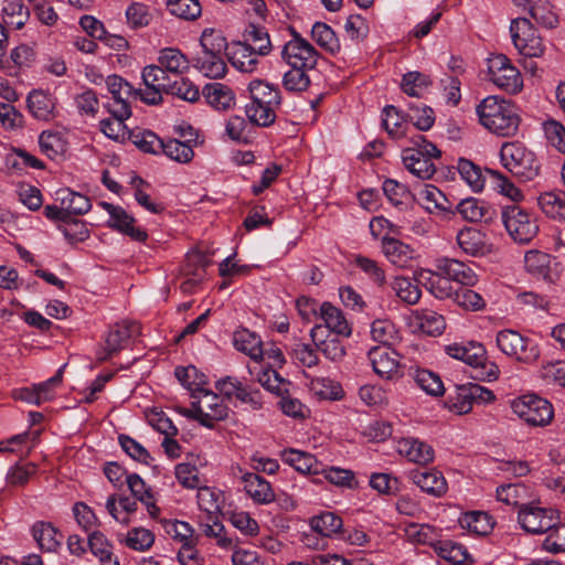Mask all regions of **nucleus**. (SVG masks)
Masks as SVG:
<instances>
[{
    "label": "nucleus",
    "mask_w": 565,
    "mask_h": 565,
    "mask_svg": "<svg viewBox=\"0 0 565 565\" xmlns=\"http://www.w3.org/2000/svg\"><path fill=\"white\" fill-rule=\"evenodd\" d=\"M476 113L479 122L492 134L510 137L518 131L520 117L516 108L504 98L487 96L477 105Z\"/></svg>",
    "instance_id": "1"
},
{
    "label": "nucleus",
    "mask_w": 565,
    "mask_h": 565,
    "mask_svg": "<svg viewBox=\"0 0 565 565\" xmlns=\"http://www.w3.org/2000/svg\"><path fill=\"white\" fill-rule=\"evenodd\" d=\"M500 160L520 182L534 180L541 170L536 154L519 141L504 142L500 150Z\"/></svg>",
    "instance_id": "2"
},
{
    "label": "nucleus",
    "mask_w": 565,
    "mask_h": 565,
    "mask_svg": "<svg viewBox=\"0 0 565 565\" xmlns=\"http://www.w3.org/2000/svg\"><path fill=\"white\" fill-rule=\"evenodd\" d=\"M445 352L470 365L475 371L473 376L480 381L492 382L499 379V366L488 359L484 347L479 342L451 343L445 347Z\"/></svg>",
    "instance_id": "3"
},
{
    "label": "nucleus",
    "mask_w": 565,
    "mask_h": 565,
    "mask_svg": "<svg viewBox=\"0 0 565 565\" xmlns=\"http://www.w3.org/2000/svg\"><path fill=\"white\" fill-rule=\"evenodd\" d=\"M190 407H182L179 413L190 419L198 420L206 428H213L216 422L227 417L228 407L224 399L210 390H203L194 395Z\"/></svg>",
    "instance_id": "4"
},
{
    "label": "nucleus",
    "mask_w": 565,
    "mask_h": 565,
    "mask_svg": "<svg viewBox=\"0 0 565 565\" xmlns=\"http://www.w3.org/2000/svg\"><path fill=\"white\" fill-rule=\"evenodd\" d=\"M413 143L414 147L403 151L405 168L419 179L426 180L431 178L436 171L433 159L440 157V150L422 135H417Z\"/></svg>",
    "instance_id": "5"
},
{
    "label": "nucleus",
    "mask_w": 565,
    "mask_h": 565,
    "mask_svg": "<svg viewBox=\"0 0 565 565\" xmlns=\"http://www.w3.org/2000/svg\"><path fill=\"white\" fill-rule=\"evenodd\" d=\"M495 342L503 354L522 364H534L541 354L540 347L534 340L511 329L499 331Z\"/></svg>",
    "instance_id": "6"
},
{
    "label": "nucleus",
    "mask_w": 565,
    "mask_h": 565,
    "mask_svg": "<svg viewBox=\"0 0 565 565\" xmlns=\"http://www.w3.org/2000/svg\"><path fill=\"white\" fill-rule=\"evenodd\" d=\"M518 521L526 532L543 534L559 523V514L557 510L533 501L520 504Z\"/></svg>",
    "instance_id": "7"
},
{
    "label": "nucleus",
    "mask_w": 565,
    "mask_h": 565,
    "mask_svg": "<svg viewBox=\"0 0 565 565\" xmlns=\"http://www.w3.org/2000/svg\"><path fill=\"white\" fill-rule=\"evenodd\" d=\"M512 412L531 426H546L554 417L552 404L536 395H522L511 402Z\"/></svg>",
    "instance_id": "8"
},
{
    "label": "nucleus",
    "mask_w": 565,
    "mask_h": 565,
    "mask_svg": "<svg viewBox=\"0 0 565 565\" xmlns=\"http://www.w3.org/2000/svg\"><path fill=\"white\" fill-rule=\"evenodd\" d=\"M501 218L507 232L516 243H529L539 232L536 218L516 205L503 207Z\"/></svg>",
    "instance_id": "9"
},
{
    "label": "nucleus",
    "mask_w": 565,
    "mask_h": 565,
    "mask_svg": "<svg viewBox=\"0 0 565 565\" xmlns=\"http://www.w3.org/2000/svg\"><path fill=\"white\" fill-rule=\"evenodd\" d=\"M511 38L515 49L526 57H540L545 52L541 36L526 18L513 19L510 25Z\"/></svg>",
    "instance_id": "10"
},
{
    "label": "nucleus",
    "mask_w": 565,
    "mask_h": 565,
    "mask_svg": "<svg viewBox=\"0 0 565 565\" xmlns=\"http://www.w3.org/2000/svg\"><path fill=\"white\" fill-rule=\"evenodd\" d=\"M488 70L491 82L499 88L511 94H516L522 89L521 73L505 55L498 54L489 58Z\"/></svg>",
    "instance_id": "11"
},
{
    "label": "nucleus",
    "mask_w": 565,
    "mask_h": 565,
    "mask_svg": "<svg viewBox=\"0 0 565 565\" xmlns=\"http://www.w3.org/2000/svg\"><path fill=\"white\" fill-rule=\"evenodd\" d=\"M318 56L316 49L296 31H292L291 39L281 50L282 61L300 68H315Z\"/></svg>",
    "instance_id": "12"
},
{
    "label": "nucleus",
    "mask_w": 565,
    "mask_h": 565,
    "mask_svg": "<svg viewBox=\"0 0 565 565\" xmlns=\"http://www.w3.org/2000/svg\"><path fill=\"white\" fill-rule=\"evenodd\" d=\"M494 398L492 391L479 384L468 383L458 386L455 396L448 397V407L451 412L463 415L472 409L475 403H490Z\"/></svg>",
    "instance_id": "13"
},
{
    "label": "nucleus",
    "mask_w": 565,
    "mask_h": 565,
    "mask_svg": "<svg viewBox=\"0 0 565 565\" xmlns=\"http://www.w3.org/2000/svg\"><path fill=\"white\" fill-rule=\"evenodd\" d=\"M367 359L374 373L386 381H397L403 377L398 354L388 345H377L370 349Z\"/></svg>",
    "instance_id": "14"
},
{
    "label": "nucleus",
    "mask_w": 565,
    "mask_h": 565,
    "mask_svg": "<svg viewBox=\"0 0 565 565\" xmlns=\"http://www.w3.org/2000/svg\"><path fill=\"white\" fill-rule=\"evenodd\" d=\"M140 333V327L135 321H121L111 326L105 338L104 348L98 351L97 356L100 361H106L113 354L125 349L129 341Z\"/></svg>",
    "instance_id": "15"
},
{
    "label": "nucleus",
    "mask_w": 565,
    "mask_h": 565,
    "mask_svg": "<svg viewBox=\"0 0 565 565\" xmlns=\"http://www.w3.org/2000/svg\"><path fill=\"white\" fill-rule=\"evenodd\" d=\"M141 77L146 88L139 92L140 99L149 105L160 104L162 94L171 83L169 74L159 64H152L143 67Z\"/></svg>",
    "instance_id": "16"
},
{
    "label": "nucleus",
    "mask_w": 565,
    "mask_h": 565,
    "mask_svg": "<svg viewBox=\"0 0 565 565\" xmlns=\"http://www.w3.org/2000/svg\"><path fill=\"white\" fill-rule=\"evenodd\" d=\"M110 118H104L99 121L100 131L109 139L117 142H124L129 139L130 130L126 125V120L131 116L130 106L115 104L113 109H106Z\"/></svg>",
    "instance_id": "17"
},
{
    "label": "nucleus",
    "mask_w": 565,
    "mask_h": 565,
    "mask_svg": "<svg viewBox=\"0 0 565 565\" xmlns=\"http://www.w3.org/2000/svg\"><path fill=\"white\" fill-rule=\"evenodd\" d=\"M99 205L109 214L108 226L128 235L135 241L145 242L147 232L135 226V218L124 207L108 202H100Z\"/></svg>",
    "instance_id": "18"
},
{
    "label": "nucleus",
    "mask_w": 565,
    "mask_h": 565,
    "mask_svg": "<svg viewBox=\"0 0 565 565\" xmlns=\"http://www.w3.org/2000/svg\"><path fill=\"white\" fill-rule=\"evenodd\" d=\"M310 338L316 349L321 352L326 359L338 362L344 358V344L337 335L329 333L322 324H316L311 328Z\"/></svg>",
    "instance_id": "19"
},
{
    "label": "nucleus",
    "mask_w": 565,
    "mask_h": 565,
    "mask_svg": "<svg viewBox=\"0 0 565 565\" xmlns=\"http://www.w3.org/2000/svg\"><path fill=\"white\" fill-rule=\"evenodd\" d=\"M436 269L450 281H456L463 286H473L478 281V275L475 269L461 260L440 257L436 259Z\"/></svg>",
    "instance_id": "20"
},
{
    "label": "nucleus",
    "mask_w": 565,
    "mask_h": 565,
    "mask_svg": "<svg viewBox=\"0 0 565 565\" xmlns=\"http://www.w3.org/2000/svg\"><path fill=\"white\" fill-rule=\"evenodd\" d=\"M457 243L466 254L471 256H484L492 252V244L488 236L475 227H465L459 231Z\"/></svg>",
    "instance_id": "21"
},
{
    "label": "nucleus",
    "mask_w": 565,
    "mask_h": 565,
    "mask_svg": "<svg viewBox=\"0 0 565 565\" xmlns=\"http://www.w3.org/2000/svg\"><path fill=\"white\" fill-rule=\"evenodd\" d=\"M456 211L463 220L472 223H491L497 216L495 209H493L489 203L477 198H467L461 200L456 205Z\"/></svg>",
    "instance_id": "22"
},
{
    "label": "nucleus",
    "mask_w": 565,
    "mask_h": 565,
    "mask_svg": "<svg viewBox=\"0 0 565 565\" xmlns=\"http://www.w3.org/2000/svg\"><path fill=\"white\" fill-rule=\"evenodd\" d=\"M396 449L399 455L418 465H427L434 460L433 447L415 437L401 438Z\"/></svg>",
    "instance_id": "23"
},
{
    "label": "nucleus",
    "mask_w": 565,
    "mask_h": 565,
    "mask_svg": "<svg viewBox=\"0 0 565 565\" xmlns=\"http://www.w3.org/2000/svg\"><path fill=\"white\" fill-rule=\"evenodd\" d=\"M382 252L391 264L399 268H407L415 258L414 248L408 244L390 236L383 237Z\"/></svg>",
    "instance_id": "24"
},
{
    "label": "nucleus",
    "mask_w": 565,
    "mask_h": 565,
    "mask_svg": "<svg viewBox=\"0 0 565 565\" xmlns=\"http://www.w3.org/2000/svg\"><path fill=\"white\" fill-rule=\"evenodd\" d=\"M557 265L555 257L552 255L532 249L525 253L524 266L527 273L542 278L544 280H552L554 274V266Z\"/></svg>",
    "instance_id": "25"
},
{
    "label": "nucleus",
    "mask_w": 565,
    "mask_h": 565,
    "mask_svg": "<svg viewBox=\"0 0 565 565\" xmlns=\"http://www.w3.org/2000/svg\"><path fill=\"white\" fill-rule=\"evenodd\" d=\"M248 372L255 381L270 393L282 396L288 391L289 382L275 369L255 365L248 366Z\"/></svg>",
    "instance_id": "26"
},
{
    "label": "nucleus",
    "mask_w": 565,
    "mask_h": 565,
    "mask_svg": "<svg viewBox=\"0 0 565 565\" xmlns=\"http://www.w3.org/2000/svg\"><path fill=\"white\" fill-rule=\"evenodd\" d=\"M434 552L451 565H471L475 563L465 545L452 540H438Z\"/></svg>",
    "instance_id": "27"
},
{
    "label": "nucleus",
    "mask_w": 565,
    "mask_h": 565,
    "mask_svg": "<svg viewBox=\"0 0 565 565\" xmlns=\"http://www.w3.org/2000/svg\"><path fill=\"white\" fill-rule=\"evenodd\" d=\"M246 493L258 504H268L275 500V492L270 483L253 472H246L242 476Z\"/></svg>",
    "instance_id": "28"
},
{
    "label": "nucleus",
    "mask_w": 565,
    "mask_h": 565,
    "mask_svg": "<svg viewBox=\"0 0 565 565\" xmlns=\"http://www.w3.org/2000/svg\"><path fill=\"white\" fill-rule=\"evenodd\" d=\"M417 280L437 299L455 298L456 290H454L450 280L438 270L434 273L422 269L417 274Z\"/></svg>",
    "instance_id": "29"
},
{
    "label": "nucleus",
    "mask_w": 565,
    "mask_h": 565,
    "mask_svg": "<svg viewBox=\"0 0 565 565\" xmlns=\"http://www.w3.org/2000/svg\"><path fill=\"white\" fill-rule=\"evenodd\" d=\"M181 136L186 138V140L179 141L177 139H169L163 141L161 152L179 163H188L194 156V151L190 142L192 141V137L195 136V132L192 127L189 126L186 129H182Z\"/></svg>",
    "instance_id": "30"
},
{
    "label": "nucleus",
    "mask_w": 565,
    "mask_h": 565,
    "mask_svg": "<svg viewBox=\"0 0 565 565\" xmlns=\"http://www.w3.org/2000/svg\"><path fill=\"white\" fill-rule=\"evenodd\" d=\"M412 480L422 491L433 497L440 498L447 492V481L438 470L413 471Z\"/></svg>",
    "instance_id": "31"
},
{
    "label": "nucleus",
    "mask_w": 565,
    "mask_h": 565,
    "mask_svg": "<svg viewBox=\"0 0 565 565\" xmlns=\"http://www.w3.org/2000/svg\"><path fill=\"white\" fill-rule=\"evenodd\" d=\"M233 344L236 350L247 354L256 363L263 360V342L256 333L248 329H242L234 332Z\"/></svg>",
    "instance_id": "32"
},
{
    "label": "nucleus",
    "mask_w": 565,
    "mask_h": 565,
    "mask_svg": "<svg viewBox=\"0 0 565 565\" xmlns=\"http://www.w3.org/2000/svg\"><path fill=\"white\" fill-rule=\"evenodd\" d=\"M193 66L205 77L221 78L226 74L227 65L224 54L201 52L193 61Z\"/></svg>",
    "instance_id": "33"
},
{
    "label": "nucleus",
    "mask_w": 565,
    "mask_h": 565,
    "mask_svg": "<svg viewBox=\"0 0 565 565\" xmlns=\"http://www.w3.org/2000/svg\"><path fill=\"white\" fill-rule=\"evenodd\" d=\"M320 317L324 321L323 328H326L329 333L333 332L347 338L351 335V327L344 318L343 312L330 302H323L320 306Z\"/></svg>",
    "instance_id": "34"
},
{
    "label": "nucleus",
    "mask_w": 565,
    "mask_h": 565,
    "mask_svg": "<svg viewBox=\"0 0 565 565\" xmlns=\"http://www.w3.org/2000/svg\"><path fill=\"white\" fill-rule=\"evenodd\" d=\"M158 64L168 74L181 76L190 68V61L184 53L177 47H164L159 51Z\"/></svg>",
    "instance_id": "35"
},
{
    "label": "nucleus",
    "mask_w": 565,
    "mask_h": 565,
    "mask_svg": "<svg viewBox=\"0 0 565 565\" xmlns=\"http://www.w3.org/2000/svg\"><path fill=\"white\" fill-rule=\"evenodd\" d=\"M207 260L199 253L188 255L184 275L186 279L182 282L183 292H192L194 288L201 284L205 277V267Z\"/></svg>",
    "instance_id": "36"
},
{
    "label": "nucleus",
    "mask_w": 565,
    "mask_h": 565,
    "mask_svg": "<svg viewBox=\"0 0 565 565\" xmlns=\"http://www.w3.org/2000/svg\"><path fill=\"white\" fill-rule=\"evenodd\" d=\"M281 459L287 465L294 467L297 471L308 475L320 473V463L316 457L309 452L297 449H287L281 452Z\"/></svg>",
    "instance_id": "37"
},
{
    "label": "nucleus",
    "mask_w": 565,
    "mask_h": 565,
    "mask_svg": "<svg viewBox=\"0 0 565 565\" xmlns=\"http://www.w3.org/2000/svg\"><path fill=\"white\" fill-rule=\"evenodd\" d=\"M126 482L132 495L146 505L148 513L152 518H157L159 515L160 509L156 504V500L150 487H148L146 482L136 473L128 475L126 477Z\"/></svg>",
    "instance_id": "38"
},
{
    "label": "nucleus",
    "mask_w": 565,
    "mask_h": 565,
    "mask_svg": "<svg viewBox=\"0 0 565 565\" xmlns=\"http://www.w3.org/2000/svg\"><path fill=\"white\" fill-rule=\"evenodd\" d=\"M203 96L206 103L217 110H226L231 108L235 102L233 90L222 83L205 85Z\"/></svg>",
    "instance_id": "39"
},
{
    "label": "nucleus",
    "mask_w": 565,
    "mask_h": 565,
    "mask_svg": "<svg viewBox=\"0 0 565 565\" xmlns=\"http://www.w3.org/2000/svg\"><path fill=\"white\" fill-rule=\"evenodd\" d=\"M458 521L462 529L477 535L489 534L494 525L492 516L483 511H469L462 513Z\"/></svg>",
    "instance_id": "40"
},
{
    "label": "nucleus",
    "mask_w": 565,
    "mask_h": 565,
    "mask_svg": "<svg viewBox=\"0 0 565 565\" xmlns=\"http://www.w3.org/2000/svg\"><path fill=\"white\" fill-rule=\"evenodd\" d=\"M32 535L42 551L55 552L61 545L62 535L51 523L43 521L34 523Z\"/></svg>",
    "instance_id": "41"
},
{
    "label": "nucleus",
    "mask_w": 565,
    "mask_h": 565,
    "mask_svg": "<svg viewBox=\"0 0 565 565\" xmlns=\"http://www.w3.org/2000/svg\"><path fill=\"white\" fill-rule=\"evenodd\" d=\"M106 85L111 94L110 100L104 105L106 109H113L115 104L130 106L129 97L136 94V92L128 82H126L121 76L110 75L106 79Z\"/></svg>",
    "instance_id": "42"
},
{
    "label": "nucleus",
    "mask_w": 565,
    "mask_h": 565,
    "mask_svg": "<svg viewBox=\"0 0 565 565\" xmlns=\"http://www.w3.org/2000/svg\"><path fill=\"white\" fill-rule=\"evenodd\" d=\"M537 203L546 216L558 221L565 220V192H544L537 198Z\"/></svg>",
    "instance_id": "43"
},
{
    "label": "nucleus",
    "mask_w": 565,
    "mask_h": 565,
    "mask_svg": "<svg viewBox=\"0 0 565 565\" xmlns=\"http://www.w3.org/2000/svg\"><path fill=\"white\" fill-rule=\"evenodd\" d=\"M262 56L258 52H254L249 46L243 42L234 45L230 55L232 65L241 72L253 73L258 65V57Z\"/></svg>",
    "instance_id": "44"
},
{
    "label": "nucleus",
    "mask_w": 565,
    "mask_h": 565,
    "mask_svg": "<svg viewBox=\"0 0 565 565\" xmlns=\"http://www.w3.org/2000/svg\"><path fill=\"white\" fill-rule=\"evenodd\" d=\"M409 375L414 379L417 386L431 396H440L444 394L445 387L440 376L426 369H411Z\"/></svg>",
    "instance_id": "45"
},
{
    "label": "nucleus",
    "mask_w": 565,
    "mask_h": 565,
    "mask_svg": "<svg viewBox=\"0 0 565 565\" xmlns=\"http://www.w3.org/2000/svg\"><path fill=\"white\" fill-rule=\"evenodd\" d=\"M250 102L279 107L280 92L260 79H254L248 85Z\"/></svg>",
    "instance_id": "46"
},
{
    "label": "nucleus",
    "mask_w": 565,
    "mask_h": 565,
    "mask_svg": "<svg viewBox=\"0 0 565 565\" xmlns=\"http://www.w3.org/2000/svg\"><path fill=\"white\" fill-rule=\"evenodd\" d=\"M417 201L428 212L450 211L445 194L433 184H425L417 193Z\"/></svg>",
    "instance_id": "47"
},
{
    "label": "nucleus",
    "mask_w": 565,
    "mask_h": 565,
    "mask_svg": "<svg viewBox=\"0 0 565 565\" xmlns=\"http://www.w3.org/2000/svg\"><path fill=\"white\" fill-rule=\"evenodd\" d=\"M529 13L543 28L553 29L558 23V17L548 0H530Z\"/></svg>",
    "instance_id": "48"
},
{
    "label": "nucleus",
    "mask_w": 565,
    "mask_h": 565,
    "mask_svg": "<svg viewBox=\"0 0 565 565\" xmlns=\"http://www.w3.org/2000/svg\"><path fill=\"white\" fill-rule=\"evenodd\" d=\"M196 499L200 510L207 513L209 516L217 515L224 503L223 493L210 487H200L198 489Z\"/></svg>",
    "instance_id": "49"
},
{
    "label": "nucleus",
    "mask_w": 565,
    "mask_h": 565,
    "mask_svg": "<svg viewBox=\"0 0 565 565\" xmlns=\"http://www.w3.org/2000/svg\"><path fill=\"white\" fill-rule=\"evenodd\" d=\"M457 169L460 178L470 186L473 192H480L484 188L486 174L481 168L468 159H459Z\"/></svg>",
    "instance_id": "50"
},
{
    "label": "nucleus",
    "mask_w": 565,
    "mask_h": 565,
    "mask_svg": "<svg viewBox=\"0 0 565 565\" xmlns=\"http://www.w3.org/2000/svg\"><path fill=\"white\" fill-rule=\"evenodd\" d=\"M57 195L67 215H82L87 213L92 207L90 201L86 195L71 191L70 189L60 190Z\"/></svg>",
    "instance_id": "51"
},
{
    "label": "nucleus",
    "mask_w": 565,
    "mask_h": 565,
    "mask_svg": "<svg viewBox=\"0 0 565 565\" xmlns=\"http://www.w3.org/2000/svg\"><path fill=\"white\" fill-rule=\"evenodd\" d=\"M174 374L182 386L191 392V397L205 390L204 385L206 384V376L195 366H179L175 369Z\"/></svg>",
    "instance_id": "52"
},
{
    "label": "nucleus",
    "mask_w": 565,
    "mask_h": 565,
    "mask_svg": "<svg viewBox=\"0 0 565 565\" xmlns=\"http://www.w3.org/2000/svg\"><path fill=\"white\" fill-rule=\"evenodd\" d=\"M28 107L35 118L49 120L53 114L54 102L42 90H33L28 96Z\"/></svg>",
    "instance_id": "53"
},
{
    "label": "nucleus",
    "mask_w": 565,
    "mask_h": 565,
    "mask_svg": "<svg viewBox=\"0 0 565 565\" xmlns=\"http://www.w3.org/2000/svg\"><path fill=\"white\" fill-rule=\"evenodd\" d=\"M431 79L428 75L420 72L406 73L401 82L402 90L412 97H422L430 87Z\"/></svg>",
    "instance_id": "54"
},
{
    "label": "nucleus",
    "mask_w": 565,
    "mask_h": 565,
    "mask_svg": "<svg viewBox=\"0 0 565 565\" xmlns=\"http://www.w3.org/2000/svg\"><path fill=\"white\" fill-rule=\"evenodd\" d=\"M2 13L4 22L18 30L25 25L30 17L29 9L22 0H4Z\"/></svg>",
    "instance_id": "55"
},
{
    "label": "nucleus",
    "mask_w": 565,
    "mask_h": 565,
    "mask_svg": "<svg viewBox=\"0 0 565 565\" xmlns=\"http://www.w3.org/2000/svg\"><path fill=\"white\" fill-rule=\"evenodd\" d=\"M311 36L313 41L326 52L332 55L339 52V40L328 24L316 22L311 29Z\"/></svg>",
    "instance_id": "56"
},
{
    "label": "nucleus",
    "mask_w": 565,
    "mask_h": 565,
    "mask_svg": "<svg viewBox=\"0 0 565 565\" xmlns=\"http://www.w3.org/2000/svg\"><path fill=\"white\" fill-rule=\"evenodd\" d=\"M310 391L320 399L339 401L343 397V390L340 383L328 377L312 379Z\"/></svg>",
    "instance_id": "57"
},
{
    "label": "nucleus",
    "mask_w": 565,
    "mask_h": 565,
    "mask_svg": "<svg viewBox=\"0 0 565 565\" xmlns=\"http://www.w3.org/2000/svg\"><path fill=\"white\" fill-rule=\"evenodd\" d=\"M278 107L250 102L245 107V113L250 124L259 127H268L275 122Z\"/></svg>",
    "instance_id": "58"
},
{
    "label": "nucleus",
    "mask_w": 565,
    "mask_h": 565,
    "mask_svg": "<svg viewBox=\"0 0 565 565\" xmlns=\"http://www.w3.org/2000/svg\"><path fill=\"white\" fill-rule=\"evenodd\" d=\"M342 525V519L333 512H324L310 520L311 530L327 539L335 534Z\"/></svg>",
    "instance_id": "59"
},
{
    "label": "nucleus",
    "mask_w": 565,
    "mask_h": 565,
    "mask_svg": "<svg viewBox=\"0 0 565 565\" xmlns=\"http://www.w3.org/2000/svg\"><path fill=\"white\" fill-rule=\"evenodd\" d=\"M392 289L407 305L417 303L422 296L418 285L407 277H396L392 281Z\"/></svg>",
    "instance_id": "60"
},
{
    "label": "nucleus",
    "mask_w": 565,
    "mask_h": 565,
    "mask_svg": "<svg viewBox=\"0 0 565 565\" xmlns=\"http://www.w3.org/2000/svg\"><path fill=\"white\" fill-rule=\"evenodd\" d=\"M317 351L316 347L299 342L291 347L289 355L296 365L311 369L317 366L320 361Z\"/></svg>",
    "instance_id": "61"
},
{
    "label": "nucleus",
    "mask_w": 565,
    "mask_h": 565,
    "mask_svg": "<svg viewBox=\"0 0 565 565\" xmlns=\"http://www.w3.org/2000/svg\"><path fill=\"white\" fill-rule=\"evenodd\" d=\"M164 94L175 96L189 103H194L200 98L199 87L185 77H180L173 82L171 81Z\"/></svg>",
    "instance_id": "62"
},
{
    "label": "nucleus",
    "mask_w": 565,
    "mask_h": 565,
    "mask_svg": "<svg viewBox=\"0 0 565 565\" xmlns=\"http://www.w3.org/2000/svg\"><path fill=\"white\" fill-rule=\"evenodd\" d=\"M247 42L245 45L249 46L254 52L260 55H267L271 51V43L267 30L256 24H250L247 31Z\"/></svg>",
    "instance_id": "63"
},
{
    "label": "nucleus",
    "mask_w": 565,
    "mask_h": 565,
    "mask_svg": "<svg viewBox=\"0 0 565 565\" xmlns=\"http://www.w3.org/2000/svg\"><path fill=\"white\" fill-rule=\"evenodd\" d=\"M383 191L388 201L399 209L406 207L413 199L407 188L393 179L384 181Z\"/></svg>",
    "instance_id": "64"
}]
</instances>
